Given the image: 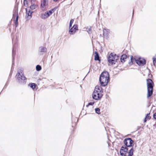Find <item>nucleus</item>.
Listing matches in <instances>:
<instances>
[{"instance_id":"nucleus-17","label":"nucleus","mask_w":156,"mask_h":156,"mask_svg":"<svg viewBox=\"0 0 156 156\" xmlns=\"http://www.w3.org/2000/svg\"><path fill=\"white\" fill-rule=\"evenodd\" d=\"M38 5L36 4H33L30 6V8L32 10H34L36 8Z\"/></svg>"},{"instance_id":"nucleus-30","label":"nucleus","mask_w":156,"mask_h":156,"mask_svg":"<svg viewBox=\"0 0 156 156\" xmlns=\"http://www.w3.org/2000/svg\"><path fill=\"white\" fill-rule=\"evenodd\" d=\"M26 0H24V2H25V1H26Z\"/></svg>"},{"instance_id":"nucleus-16","label":"nucleus","mask_w":156,"mask_h":156,"mask_svg":"<svg viewBox=\"0 0 156 156\" xmlns=\"http://www.w3.org/2000/svg\"><path fill=\"white\" fill-rule=\"evenodd\" d=\"M127 56L125 54L123 55L121 57L120 60L122 62H125V60L127 58Z\"/></svg>"},{"instance_id":"nucleus-21","label":"nucleus","mask_w":156,"mask_h":156,"mask_svg":"<svg viewBox=\"0 0 156 156\" xmlns=\"http://www.w3.org/2000/svg\"><path fill=\"white\" fill-rule=\"evenodd\" d=\"M94 103V100L90 101L88 103V105H86L87 107H88L89 105H93Z\"/></svg>"},{"instance_id":"nucleus-1","label":"nucleus","mask_w":156,"mask_h":156,"mask_svg":"<svg viewBox=\"0 0 156 156\" xmlns=\"http://www.w3.org/2000/svg\"><path fill=\"white\" fill-rule=\"evenodd\" d=\"M102 87L99 86H96L92 94L93 98L95 100H100L102 97L103 94Z\"/></svg>"},{"instance_id":"nucleus-27","label":"nucleus","mask_w":156,"mask_h":156,"mask_svg":"<svg viewBox=\"0 0 156 156\" xmlns=\"http://www.w3.org/2000/svg\"><path fill=\"white\" fill-rule=\"evenodd\" d=\"M87 32L89 34H90V33H91L92 30H91V28H88L87 29Z\"/></svg>"},{"instance_id":"nucleus-6","label":"nucleus","mask_w":156,"mask_h":156,"mask_svg":"<svg viewBox=\"0 0 156 156\" xmlns=\"http://www.w3.org/2000/svg\"><path fill=\"white\" fill-rule=\"evenodd\" d=\"M16 77L19 82H22L23 81L26 79V77L24 76L23 71H20L18 72L16 76Z\"/></svg>"},{"instance_id":"nucleus-3","label":"nucleus","mask_w":156,"mask_h":156,"mask_svg":"<svg viewBox=\"0 0 156 156\" xmlns=\"http://www.w3.org/2000/svg\"><path fill=\"white\" fill-rule=\"evenodd\" d=\"M130 58L131 62L129 63L130 65H132L135 62L139 66H142L146 63L145 60L143 58L138 57H133L132 56H131Z\"/></svg>"},{"instance_id":"nucleus-24","label":"nucleus","mask_w":156,"mask_h":156,"mask_svg":"<svg viewBox=\"0 0 156 156\" xmlns=\"http://www.w3.org/2000/svg\"><path fill=\"white\" fill-rule=\"evenodd\" d=\"M95 111L96 113L98 114H100V109L98 108H97L95 109Z\"/></svg>"},{"instance_id":"nucleus-12","label":"nucleus","mask_w":156,"mask_h":156,"mask_svg":"<svg viewBox=\"0 0 156 156\" xmlns=\"http://www.w3.org/2000/svg\"><path fill=\"white\" fill-rule=\"evenodd\" d=\"M109 33V30L104 29L103 30V36L104 38H107Z\"/></svg>"},{"instance_id":"nucleus-28","label":"nucleus","mask_w":156,"mask_h":156,"mask_svg":"<svg viewBox=\"0 0 156 156\" xmlns=\"http://www.w3.org/2000/svg\"><path fill=\"white\" fill-rule=\"evenodd\" d=\"M153 117L154 119L156 120V112L153 115Z\"/></svg>"},{"instance_id":"nucleus-11","label":"nucleus","mask_w":156,"mask_h":156,"mask_svg":"<svg viewBox=\"0 0 156 156\" xmlns=\"http://www.w3.org/2000/svg\"><path fill=\"white\" fill-rule=\"evenodd\" d=\"M26 18L27 20H29L32 17V14L33 12L30 10L28 11L27 9H26Z\"/></svg>"},{"instance_id":"nucleus-7","label":"nucleus","mask_w":156,"mask_h":156,"mask_svg":"<svg viewBox=\"0 0 156 156\" xmlns=\"http://www.w3.org/2000/svg\"><path fill=\"white\" fill-rule=\"evenodd\" d=\"M133 142V141L130 138L126 139L124 141V144L127 147L132 146Z\"/></svg>"},{"instance_id":"nucleus-26","label":"nucleus","mask_w":156,"mask_h":156,"mask_svg":"<svg viewBox=\"0 0 156 156\" xmlns=\"http://www.w3.org/2000/svg\"><path fill=\"white\" fill-rule=\"evenodd\" d=\"M153 62L154 65L156 63V57H154L153 58Z\"/></svg>"},{"instance_id":"nucleus-19","label":"nucleus","mask_w":156,"mask_h":156,"mask_svg":"<svg viewBox=\"0 0 156 156\" xmlns=\"http://www.w3.org/2000/svg\"><path fill=\"white\" fill-rule=\"evenodd\" d=\"M95 55L94 59L95 60H99V57L98 55V53L97 52L95 51Z\"/></svg>"},{"instance_id":"nucleus-10","label":"nucleus","mask_w":156,"mask_h":156,"mask_svg":"<svg viewBox=\"0 0 156 156\" xmlns=\"http://www.w3.org/2000/svg\"><path fill=\"white\" fill-rule=\"evenodd\" d=\"M128 149L126 146H122L120 150V154L121 156H126Z\"/></svg>"},{"instance_id":"nucleus-14","label":"nucleus","mask_w":156,"mask_h":156,"mask_svg":"<svg viewBox=\"0 0 156 156\" xmlns=\"http://www.w3.org/2000/svg\"><path fill=\"white\" fill-rule=\"evenodd\" d=\"M47 49L46 47L41 46L39 48V52L40 53L43 54L44 53L46 52Z\"/></svg>"},{"instance_id":"nucleus-29","label":"nucleus","mask_w":156,"mask_h":156,"mask_svg":"<svg viewBox=\"0 0 156 156\" xmlns=\"http://www.w3.org/2000/svg\"><path fill=\"white\" fill-rule=\"evenodd\" d=\"M55 2H57L58 0H53Z\"/></svg>"},{"instance_id":"nucleus-5","label":"nucleus","mask_w":156,"mask_h":156,"mask_svg":"<svg viewBox=\"0 0 156 156\" xmlns=\"http://www.w3.org/2000/svg\"><path fill=\"white\" fill-rule=\"evenodd\" d=\"M118 58V56L115 54L111 53L108 57V62L111 65L115 64Z\"/></svg>"},{"instance_id":"nucleus-2","label":"nucleus","mask_w":156,"mask_h":156,"mask_svg":"<svg viewBox=\"0 0 156 156\" xmlns=\"http://www.w3.org/2000/svg\"><path fill=\"white\" fill-rule=\"evenodd\" d=\"M109 81L108 73L106 71L104 72L101 75L100 81L101 86H105L107 85Z\"/></svg>"},{"instance_id":"nucleus-22","label":"nucleus","mask_w":156,"mask_h":156,"mask_svg":"<svg viewBox=\"0 0 156 156\" xmlns=\"http://www.w3.org/2000/svg\"><path fill=\"white\" fill-rule=\"evenodd\" d=\"M36 69L37 71H40L41 69V67L40 65H37L36 66Z\"/></svg>"},{"instance_id":"nucleus-15","label":"nucleus","mask_w":156,"mask_h":156,"mask_svg":"<svg viewBox=\"0 0 156 156\" xmlns=\"http://www.w3.org/2000/svg\"><path fill=\"white\" fill-rule=\"evenodd\" d=\"M47 5V3L46 0H42L41 2V6L42 8H44V7Z\"/></svg>"},{"instance_id":"nucleus-4","label":"nucleus","mask_w":156,"mask_h":156,"mask_svg":"<svg viewBox=\"0 0 156 156\" xmlns=\"http://www.w3.org/2000/svg\"><path fill=\"white\" fill-rule=\"evenodd\" d=\"M154 83L152 80L148 79L147 80V86L148 90L147 98H149L152 94Z\"/></svg>"},{"instance_id":"nucleus-25","label":"nucleus","mask_w":156,"mask_h":156,"mask_svg":"<svg viewBox=\"0 0 156 156\" xmlns=\"http://www.w3.org/2000/svg\"><path fill=\"white\" fill-rule=\"evenodd\" d=\"M74 21V20L73 19H71L70 21L69 25V28L71 27L72 26V24L73 23Z\"/></svg>"},{"instance_id":"nucleus-8","label":"nucleus","mask_w":156,"mask_h":156,"mask_svg":"<svg viewBox=\"0 0 156 156\" xmlns=\"http://www.w3.org/2000/svg\"><path fill=\"white\" fill-rule=\"evenodd\" d=\"M78 30V26L77 24L74 25L69 31V33L71 35L74 34L76 31Z\"/></svg>"},{"instance_id":"nucleus-18","label":"nucleus","mask_w":156,"mask_h":156,"mask_svg":"<svg viewBox=\"0 0 156 156\" xmlns=\"http://www.w3.org/2000/svg\"><path fill=\"white\" fill-rule=\"evenodd\" d=\"M150 113H148L147 114L144 119V122H146L148 119H150Z\"/></svg>"},{"instance_id":"nucleus-20","label":"nucleus","mask_w":156,"mask_h":156,"mask_svg":"<svg viewBox=\"0 0 156 156\" xmlns=\"http://www.w3.org/2000/svg\"><path fill=\"white\" fill-rule=\"evenodd\" d=\"M134 150L133 148H131L129 152L128 156H132L133 155Z\"/></svg>"},{"instance_id":"nucleus-13","label":"nucleus","mask_w":156,"mask_h":156,"mask_svg":"<svg viewBox=\"0 0 156 156\" xmlns=\"http://www.w3.org/2000/svg\"><path fill=\"white\" fill-rule=\"evenodd\" d=\"M56 8H55L53 9H51L48 12H45L44 15L46 16V17H48L51 15L56 10Z\"/></svg>"},{"instance_id":"nucleus-9","label":"nucleus","mask_w":156,"mask_h":156,"mask_svg":"<svg viewBox=\"0 0 156 156\" xmlns=\"http://www.w3.org/2000/svg\"><path fill=\"white\" fill-rule=\"evenodd\" d=\"M18 13L16 12H15L13 14L12 19L16 27H17L18 25Z\"/></svg>"},{"instance_id":"nucleus-23","label":"nucleus","mask_w":156,"mask_h":156,"mask_svg":"<svg viewBox=\"0 0 156 156\" xmlns=\"http://www.w3.org/2000/svg\"><path fill=\"white\" fill-rule=\"evenodd\" d=\"M30 86L32 89H34L35 87V83H32L29 84Z\"/></svg>"}]
</instances>
